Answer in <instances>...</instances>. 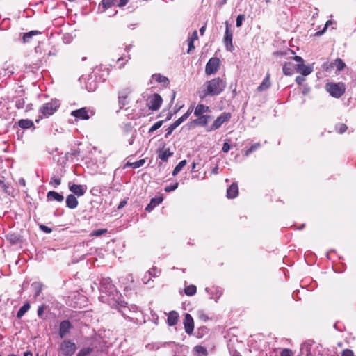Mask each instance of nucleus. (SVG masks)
Here are the masks:
<instances>
[{"label": "nucleus", "instance_id": "nucleus-1", "mask_svg": "<svg viewBox=\"0 0 356 356\" xmlns=\"http://www.w3.org/2000/svg\"><path fill=\"white\" fill-rule=\"evenodd\" d=\"M227 86L226 80L223 78L216 77L207 81L203 85V95L201 98H204L208 95L216 96L221 94Z\"/></svg>", "mask_w": 356, "mask_h": 356}, {"label": "nucleus", "instance_id": "nucleus-2", "mask_svg": "<svg viewBox=\"0 0 356 356\" xmlns=\"http://www.w3.org/2000/svg\"><path fill=\"white\" fill-rule=\"evenodd\" d=\"M59 106L60 104L56 100H51L50 102L43 104L40 108V113L42 114L40 118L49 117L57 111Z\"/></svg>", "mask_w": 356, "mask_h": 356}, {"label": "nucleus", "instance_id": "nucleus-3", "mask_svg": "<svg viewBox=\"0 0 356 356\" xmlns=\"http://www.w3.org/2000/svg\"><path fill=\"white\" fill-rule=\"evenodd\" d=\"M76 350V346L70 340H64L60 346L59 351L63 356H72Z\"/></svg>", "mask_w": 356, "mask_h": 356}, {"label": "nucleus", "instance_id": "nucleus-4", "mask_svg": "<svg viewBox=\"0 0 356 356\" xmlns=\"http://www.w3.org/2000/svg\"><path fill=\"white\" fill-rule=\"evenodd\" d=\"M220 60L217 57H213L209 60L205 67V74L211 75L216 73L220 67Z\"/></svg>", "mask_w": 356, "mask_h": 356}, {"label": "nucleus", "instance_id": "nucleus-5", "mask_svg": "<svg viewBox=\"0 0 356 356\" xmlns=\"http://www.w3.org/2000/svg\"><path fill=\"white\" fill-rule=\"evenodd\" d=\"M163 99L160 95L153 94L149 96L147 100V106L152 111H157L161 106Z\"/></svg>", "mask_w": 356, "mask_h": 356}, {"label": "nucleus", "instance_id": "nucleus-6", "mask_svg": "<svg viewBox=\"0 0 356 356\" xmlns=\"http://www.w3.org/2000/svg\"><path fill=\"white\" fill-rule=\"evenodd\" d=\"M327 91L334 97H340L344 93L345 89L343 85L337 83H328L326 86Z\"/></svg>", "mask_w": 356, "mask_h": 356}, {"label": "nucleus", "instance_id": "nucleus-7", "mask_svg": "<svg viewBox=\"0 0 356 356\" xmlns=\"http://www.w3.org/2000/svg\"><path fill=\"white\" fill-rule=\"evenodd\" d=\"M131 92V89L130 87L123 88L118 92V104L120 109L128 104L127 98Z\"/></svg>", "mask_w": 356, "mask_h": 356}, {"label": "nucleus", "instance_id": "nucleus-8", "mask_svg": "<svg viewBox=\"0 0 356 356\" xmlns=\"http://www.w3.org/2000/svg\"><path fill=\"white\" fill-rule=\"evenodd\" d=\"M231 115L228 113H223L213 122L210 127V130H216L218 129L225 122L229 120Z\"/></svg>", "mask_w": 356, "mask_h": 356}, {"label": "nucleus", "instance_id": "nucleus-9", "mask_svg": "<svg viewBox=\"0 0 356 356\" xmlns=\"http://www.w3.org/2000/svg\"><path fill=\"white\" fill-rule=\"evenodd\" d=\"M71 115L77 120H88L90 118L88 111L86 108H81L72 111L71 112Z\"/></svg>", "mask_w": 356, "mask_h": 356}, {"label": "nucleus", "instance_id": "nucleus-10", "mask_svg": "<svg viewBox=\"0 0 356 356\" xmlns=\"http://www.w3.org/2000/svg\"><path fill=\"white\" fill-rule=\"evenodd\" d=\"M72 328V323L68 320L63 321L60 324L59 335L61 338L65 337Z\"/></svg>", "mask_w": 356, "mask_h": 356}, {"label": "nucleus", "instance_id": "nucleus-11", "mask_svg": "<svg viewBox=\"0 0 356 356\" xmlns=\"http://www.w3.org/2000/svg\"><path fill=\"white\" fill-rule=\"evenodd\" d=\"M69 189L74 195L77 196H82L85 194L87 190V186L80 184H70L69 185Z\"/></svg>", "mask_w": 356, "mask_h": 356}, {"label": "nucleus", "instance_id": "nucleus-12", "mask_svg": "<svg viewBox=\"0 0 356 356\" xmlns=\"http://www.w3.org/2000/svg\"><path fill=\"white\" fill-rule=\"evenodd\" d=\"M184 325L185 332L188 334H192L194 329V322L192 316L189 314H186L184 320Z\"/></svg>", "mask_w": 356, "mask_h": 356}, {"label": "nucleus", "instance_id": "nucleus-13", "mask_svg": "<svg viewBox=\"0 0 356 356\" xmlns=\"http://www.w3.org/2000/svg\"><path fill=\"white\" fill-rule=\"evenodd\" d=\"M315 345L314 341H307L305 342L301 347V352L302 354H305L306 356H312L314 349L313 347Z\"/></svg>", "mask_w": 356, "mask_h": 356}, {"label": "nucleus", "instance_id": "nucleus-14", "mask_svg": "<svg viewBox=\"0 0 356 356\" xmlns=\"http://www.w3.org/2000/svg\"><path fill=\"white\" fill-rule=\"evenodd\" d=\"M225 44L226 48L229 51H232L233 48L232 44V33L229 29V26L227 22H226V31L224 39Z\"/></svg>", "mask_w": 356, "mask_h": 356}, {"label": "nucleus", "instance_id": "nucleus-15", "mask_svg": "<svg viewBox=\"0 0 356 356\" xmlns=\"http://www.w3.org/2000/svg\"><path fill=\"white\" fill-rule=\"evenodd\" d=\"M296 70L297 72L301 74L302 76H307L313 71V67L309 65H305L303 63L296 64Z\"/></svg>", "mask_w": 356, "mask_h": 356}, {"label": "nucleus", "instance_id": "nucleus-16", "mask_svg": "<svg viewBox=\"0 0 356 356\" xmlns=\"http://www.w3.org/2000/svg\"><path fill=\"white\" fill-rule=\"evenodd\" d=\"M198 117V118L190 122L191 127L194 124L205 126L207 124L209 120L211 118L210 115H200Z\"/></svg>", "mask_w": 356, "mask_h": 356}, {"label": "nucleus", "instance_id": "nucleus-17", "mask_svg": "<svg viewBox=\"0 0 356 356\" xmlns=\"http://www.w3.org/2000/svg\"><path fill=\"white\" fill-rule=\"evenodd\" d=\"M296 65L291 62H286L284 64L282 70L283 73L286 76H291L296 70Z\"/></svg>", "mask_w": 356, "mask_h": 356}, {"label": "nucleus", "instance_id": "nucleus-18", "mask_svg": "<svg viewBox=\"0 0 356 356\" xmlns=\"http://www.w3.org/2000/svg\"><path fill=\"white\" fill-rule=\"evenodd\" d=\"M238 194V185L233 183L227 190V197L229 199L235 198Z\"/></svg>", "mask_w": 356, "mask_h": 356}, {"label": "nucleus", "instance_id": "nucleus-19", "mask_svg": "<svg viewBox=\"0 0 356 356\" xmlns=\"http://www.w3.org/2000/svg\"><path fill=\"white\" fill-rule=\"evenodd\" d=\"M192 111H193V107H190L185 114H184L181 117L178 118L176 121H175L172 124V125L174 127V128L176 129L182 122H184L189 117V115L191 114Z\"/></svg>", "mask_w": 356, "mask_h": 356}, {"label": "nucleus", "instance_id": "nucleus-20", "mask_svg": "<svg viewBox=\"0 0 356 356\" xmlns=\"http://www.w3.org/2000/svg\"><path fill=\"white\" fill-rule=\"evenodd\" d=\"M66 205L70 209H75L78 205V200L74 195L70 194L66 198Z\"/></svg>", "mask_w": 356, "mask_h": 356}, {"label": "nucleus", "instance_id": "nucleus-21", "mask_svg": "<svg viewBox=\"0 0 356 356\" xmlns=\"http://www.w3.org/2000/svg\"><path fill=\"white\" fill-rule=\"evenodd\" d=\"M179 314L175 311H171L168 314L167 322L170 326H173L177 324L178 321Z\"/></svg>", "mask_w": 356, "mask_h": 356}, {"label": "nucleus", "instance_id": "nucleus-22", "mask_svg": "<svg viewBox=\"0 0 356 356\" xmlns=\"http://www.w3.org/2000/svg\"><path fill=\"white\" fill-rule=\"evenodd\" d=\"M152 79L156 82L161 83L164 86H168L170 81L168 77L161 75V74H154L152 75Z\"/></svg>", "mask_w": 356, "mask_h": 356}, {"label": "nucleus", "instance_id": "nucleus-23", "mask_svg": "<svg viewBox=\"0 0 356 356\" xmlns=\"http://www.w3.org/2000/svg\"><path fill=\"white\" fill-rule=\"evenodd\" d=\"M47 197L49 201L56 200L59 202H63L64 200V197L62 195L53 191L47 193Z\"/></svg>", "mask_w": 356, "mask_h": 356}, {"label": "nucleus", "instance_id": "nucleus-24", "mask_svg": "<svg viewBox=\"0 0 356 356\" xmlns=\"http://www.w3.org/2000/svg\"><path fill=\"white\" fill-rule=\"evenodd\" d=\"M271 86V83L270 81V74H268L265 79L263 80L262 83L257 88V90L259 92H262L268 89Z\"/></svg>", "mask_w": 356, "mask_h": 356}, {"label": "nucleus", "instance_id": "nucleus-25", "mask_svg": "<svg viewBox=\"0 0 356 356\" xmlns=\"http://www.w3.org/2000/svg\"><path fill=\"white\" fill-rule=\"evenodd\" d=\"M209 111V108L204 104H198L194 111V115L197 117L202 115L204 113Z\"/></svg>", "mask_w": 356, "mask_h": 356}, {"label": "nucleus", "instance_id": "nucleus-26", "mask_svg": "<svg viewBox=\"0 0 356 356\" xmlns=\"http://www.w3.org/2000/svg\"><path fill=\"white\" fill-rule=\"evenodd\" d=\"M162 200L163 199L161 197L152 198L146 207L145 210L150 212L156 206L161 203Z\"/></svg>", "mask_w": 356, "mask_h": 356}, {"label": "nucleus", "instance_id": "nucleus-27", "mask_svg": "<svg viewBox=\"0 0 356 356\" xmlns=\"http://www.w3.org/2000/svg\"><path fill=\"white\" fill-rule=\"evenodd\" d=\"M172 152L170 149H162L159 151V158L163 161H167L168 158L172 155Z\"/></svg>", "mask_w": 356, "mask_h": 356}, {"label": "nucleus", "instance_id": "nucleus-28", "mask_svg": "<svg viewBox=\"0 0 356 356\" xmlns=\"http://www.w3.org/2000/svg\"><path fill=\"white\" fill-rule=\"evenodd\" d=\"M145 163V160L143 159L138 160L137 161H135V162L128 161L124 165V168H126L127 167H131L133 168H138L141 167L142 165H143Z\"/></svg>", "mask_w": 356, "mask_h": 356}, {"label": "nucleus", "instance_id": "nucleus-29", "mask_svg": "<svg viewBox=\"0 0 356 356\" xmlns=\"http://www.w3.org/2000/svg\"><path fill=\"white\" fill-rule=\"evenodd\" d=\"M18 125L22 129H29L34 126L33 122L27 119H22L18 122Z\"/></svg>", "mask_w": 356, "mask_h": 356}, {"label": "nucleus", "instance_id": "nucleus-30", "mask_svg": "<svg viewBox=\"0 0 356 356\" xmlns=\"http://www.w3.org/2000/svg\"><path fill=\"white\" fill-rule=\"evenodd\" d=\"M29 309L30 304L29 302L24 303V305L18 310L17 317L18 318H21Z\"/></svg>", "mask_w": 356, "mask_h": 356}, {"label": "nucleus", "instance_id": "nucleus-31", "mask_svg": "<svg viewBox=\"0 0 356 356\" xmlns=\"http://www.w3.org/2000/svg\"><path fill=\"white\" fill-rule=\"evenodd\" d=\"M31 286L35 291V297L39 296L42 289V284L40 282H35L31 284Z\"/></svg>", "mask_w": 356, "mask_h": 356}, {"label": "nucleus", "instance_id": "nucleus-32", "mask_svg": "<svg viewBox=\"0 0 356 356\" xmlns=\"http://www.w3.org/2000/svg\"><path fill=\"white\" fill-rule=\"evenodd\" d=\"M40 32L38 31H31L26 33L23 36L24 42H29L33 35L39 34Z\"/></svg>", "mask_w": 356, "mask_h": 356}, {"label": "nucleus", "instance_id": "nucleus-33", "mask_svg": "<svg viewBox=\"0 0 356 356\" xmlns=\"http://www.w3.org/2000/svg\"><path fill=\"white\" fill-rule=\"evenodd\" d=\"M187 162L186 160H183L179 163V164L175 168V169L172 171V175L175 176L177 175L181 170L182 168L186 165Z\"/></svg>", "mask_w": 356, "mask_h": 356}, {"label": "nucleus", "instance_id": "nucleus-34", "mask_svg": "<svg viewBox=\"0 0 356 356\" xmlns=\"http://www.w3.org/2000/svg\"><path fill=\"white\" fill-rule=\"evenodd\" d=\"M118 2V0H102V6L104 10H106L115 5Z\"/></svg>", "mask_w": 356, "mask_h": 356}, {"label": "nucleus", "instance_id": "nucleus-35", "mask_svg": "<svg viewBox=\"0 0 356 356\" xmlns=\"http://www.w3.org/2000/svg\"><path fill=\"white\" fill-rule=\"evenodd\" d=\"M60 184H61L60 179L56 176H53L51 178L50 181H49V184L54 188L58 187Z\"/></svg>", "mask_w": 356, "mask_h": 356}, {"label": "nucleus", "instance_id": "nucleus-36", "mask_svg": "<svg viewBox=\"0 0 356 356\" xmlns=\"http://www.w3.org/2000/svg\"><path fill=\"white\" fill-rule=\"evenodd\" d=\"M197 289L195 285H189L184 289L185 293L187 296H193L196 293Z\"/></svg>", "mask_w": 356, "mask_h": 356}, {"label": "nucleus", "instance_id": "nucleus-37", "mask_svg": "<svg viewBox=\"0 0 356 356\" xmlns=\"http://www.w3.org/2000/svg\"><path fill=\"white\" fill-rule=\"evenodd\" d=\"M334 64L339 71L342 70L346 67L345 63L341 58H337Z\"/></svg>", "mask_w": 356, "mask_h": 356}, {"label": "nucleus", "instance_id": "nucleus-38", "mask_svg": "<svg viewBox=\"0 0 356 356\" xmlns=\"http://www.w3.org/2000/svg\"><path fill=\"white\" fill-rule=\"evenodd\" d=\"M260 146L261 144L259 143H254L245 152V156H248L252 152L260 147Z\"/></svg>", "mask_w": 356, "mask_h": 356}, {"label": "nucleus", "instance_id": "nucleus-39", "mask_svg": "<svg viewBox=\"0 0 356 356\" xmlns=\"http://www.w3.org/2000/svg\"><path fill=\"white\" fill-rule=\"evenodd\" d=\"M92 349L90 348H85L79 350L76 356H87L92 352Z\"/></svg>", "mask_w": 356, "mask_h": 356}, {"label": "nucleus", "instance_id": "nucleus-40", "mask_svg": "<svg viewBox=\"0 0 356 356\" xmlns=\"http://www.w3.org/2000/svg\"><path fill=\"white\" fill-rule=\"evenodd\" d=\"M107 232L108 231L106 229H97V230L93 231L92 233H91V236H97V237L100 236L101 235L107 233Z\"/></svg>", "mask_w": 356, "mask_h": 356}, {"label": "nucleus", "instance_id": "nucleus-41", "mask_svg": "<svg viewBox=\"0 0 356 356\" xmlns=\"http://www.w3.org/2000/svg\"><path fill=\"white\" fill-rule=\"evenodd\" d=\"M162 124H163V121H158V122H156L154 125H152L150 127V129L149 130V133H152L154 131H156L158 129H159L162 126Z\"/></svg>", "mask_w": 356, "mask_h": 356}, {"label": "nucleus", "instance_id": "nucleus-42", "mask_svg": "<svg viewBox=\"0 0 356 356\" xmlns=\"http://www.w3.org/2000/svg\"><path fill=\"white\" fill-rule=\"evenodd\" d=\"M24 105H25V100L23 98L18 99L15 102V106L18 109L23 108Z\"/></svg>", "mask_w": 356, "mask_h": 356}, {"label": "nucleus", "instance_id": "nucleus-43", "mask_svg": "<svg viewBox=\"0 0 356 356\" xmlns=\"http://www.w3.org/2000/svg\"><path fill=\"white\" fill-rule=\"evenodd\" d=\"M245 15H238L236 21V25L237 27H240L242 25V22L243 20H245Z\"/></svg>", "mask_w": 356, "mask_h": 356}, {"label": "nucleus", "instance_id": "nucleus-44", "mask_svg": "<svg viewBox=\"0 0 356 356\" xmlns=\"http://www.w3.org/2000/svg\"><path fill=\"white\" fill-rule=\"evenodd\" d=\"M8 186L6 184L4 178L0 179V189L5 193H8Z\"/></svg>", "mask_w": 356, "mask_h": 356}, {"label": "nucleus", "instance_id": "nucleus-45", "mask_svg": "<svg viewBox=\"0 0 356 356\" xmlns=\"http://www.w3.org/2000/svg\"><path fill=\"white\" fill-rule=\"evenodd\" d=\"M45 309H46V306H45V305H41V306H40V307H38V316L39 317H40V318H42V315H43V314H44V312Z\"/></svg>", "mask_w": 356, "mask_h": 356}, {"label": "nucleus", "instance_id": "nucleus-46", "mask_svg": "<svg viewBox=\"0 0 356 356\" xmlns=\"http://www.w3.org/2000/svg\"><path fill=\"white\" fill-rule=\"evenodd\" d=\"M332 21H330V20L327 21V22H326V24H325V27L323 28V29L321 31H318V32L316 33V35H322V34L325 31V30L327 29V26H328L329 25L332 24Z\"/></svg>", "mask_w": 356, "mask_h": 356}, {"label": "nucleus", "instance_id": "nucleus-47", "mask_svg": "<svg viewBox=\"0 0 356 356\" xmlns=\"http://www.w3.org/2000/svg\"><path fill=\"white\" fill-rule=\"evenodd\" d=\"M337 129H338L339 133L343 134L347 130L348 127L344 124H340Z\"/></svg>", "mask_w": 356, "mask_h": 356}, {"label": "nucleus", "instance_id": "nucleus-48", "mask_svg": "<svg viewBox=\"0 0 356 356\" xmlns=\"http://www.w3.org/2000/svg\"><path fill=\"white\" fill-rule=\"evenodd\" d=\"M177 187H178V183H175V184H173L172 186L165 187V191L170 192V191H172L175 190L176 188H177Z\"/></svg>", "mask_w": 356, "mask_h": 356}, {"label": "nucleus", "instance_id": "nucleus-49", "mask_svg": "<svg viewBox=\"0 0 356 356\" xmlns=\"http://www.w3.org/2000/svg\"><path fill=\"white\" fill-rule=\"evenodd\" d=\"M281 356H292V352L289 349H284L281 353Z\"/></svg>", "mask_w": 356, "mask_h": 356}, {"label": "nucleus", "instance_id": "nucleus-50", "mask_svg": "<svg viewBox=\"0 0 356 356\" xmlns=\"http://www.w3.org/2000/svg\"><path fill=\"white\" fill-rule=\"evenodd\" d=\"M149 273L153 276H156L157 274L160 273V270L154 267L149 270Z\"/></svg>", "mask_w": 356, "mask_h": 356}, {"label": "nucleus", "instance_id": "nucleus-51", "mask_svg": "<svg viewBox=\"0 0 356 356\" xmlns=\"http://www.w3.org/2000/svg\"><path fill=\"white\" fill-rule=\"evenodd\" d=\"M305 76H298L296 77V82L298 84V85H301L305 81V79L304 77Z\"/></svg>", "mask_w": 356, "mask_h": 356}, {"label": "nucleus", "instance_id": "nucleus-52", "mask_svg": "<svg viewBox=\"0 0 356 356\" xmlns=\"http://www.w3.org/2000/svg\"><path fill=\"white\" fill-rule=\"evenodd\" d=\"M40 228L42 231H44V232H46V233H51V232H52L51 228H50V227H47V226H45V225H41L40 226Z\"/></svg>", "mask_w": 356, "mask_h": 356}, {"label": "nucleus", "instance_id": "nucleus-53", "mask_svg": "<svg viewBox=\"0 0 356 356\" xmlns=\"http://www.w3.org/2000/svg\"><path fill=\"white\" fill-rule=\"evenodd\" d=\"M342 356H354V355L351 350L346 349L343 351Z\"/></svg>", "mask_w": 356, "mask_h": 356}, {"label": "nucleus", "instance_id": "nucleus-54", "mask_svg": "<svg viewBox=\"0 0 356 356\" xmlns=\"http://www.w3.org/2000/svg\"><path fill=\"white\" fill-rule=\"evenodd\" d=\"M230 149V145L227 142H225L222 146V151L223 152H228Z\"/></svg>", "mask_w": 356, "mask_h": 356}, {"label": "nucleus", "instance_id": "nucleus-55", "mask_svg": "<svg viewBox=\"0 0 356 356\" xmlns=\"http://www.w3.org/2000/svg\"><path fill=\"white\" fill-rule=\"evenodd\" d=\"M193 42L194 41H193V40H189L188 39V53H190L192 50H193L195 49V46H194Z\"/></svg>", "mask_w": 356, "mask_h": 356}, {"label": "nucleus", "instance_id": "nucleus-56", "mask_svg": "<svg viewBox=\"0 0 356 356\" xmlns=\"http://www.w3.org/2000/svg\"><path fill=\"white\" fill-rule=\"evenodd\" d=\"M129 2V0H118L117 6L118 7H122L125 6Z\"/></svg>", "mask_w": 356, "mask_h": 356}, {"label": "nucleus", "instance_id": "nucleus-57", "mask_svg": "<svg viewBox=\"0 0 356 356\" xmlns=\"http://www.w3.org/2000/svg\"><path fill=\"white\" fill-rule=\"evenodd\" d=\"M293 59L298 62V63H304V60L302 59V57L299 56H295L294 57H293Z\"/></svg>", "mask_w": 356, "mask_h": 356}, {"label": "nucleus", "instance_id": "nucleus-58", "mask_svg": "<svg viewBox=\"0 0 356 356\" xmlns=\"http://www.w3.org/2000/svg\"><path fill=\"white\" fill-rule=\"evenodd\" d=\"M175 129V128H174V127L172 124H170L167 129L168 132L165 136L168 137V135H170Z\"/></svg>", "mask_w": 356, "mask_h": 356}, {"label": "nucleus", "instance_id": "nucleus-59", "mask_svg": "<svg viewBox=\"0 0 356 356\" xmlns=\"http://www.w3.org/2000/svg\"><path fill=\"white\" fill-rule=\"evenodd\" d=\"M197 39H198L197 32L196 30H195L193 33L191 38H190L189 40H193V41H194Z\"/></svg>", "mask_w": 356, "mask_h": 356}, {"label": "nucleus", "instance_id": "nucleus-60", "mask_svg": "<svg viewBox=\"0 0 356 356\" xmlns=\"http://www.w3.org/2000/svg\"><path fill=\"white\" fill-rule=\"evenodd\" d=\"M126 204H127V201H126V200H123V201H122V202L119 204V205H118V209H122V208H123Z\"/></svg>", "mask_w": 356, "mask_h": 356}, {"label": "nucleus", "instance_id": "nucleus-61", "mask_svg": "<svg viewBox=\"0 0 356 356\" xmlns=\"http://www.w3.org/2000/svg\"><path fill=\"white\" fill-rule=\"evenodd\" d=\"M195 348L197 352H206V350L202 346H196Z\"/></svg>", "mask_w": 356, "mask_h": 356}, {"label": "nucleus", "instance_id": "nucleus-62", "mask_svg": "<svg viewBox=\"0 0 356 356\" xmlns=\"http://www.w3.org/2000/svg\"><path fill=\"white\" fill-rule=\"evenodd\" d=\"M19 184L22 186H26V181L23 178H21L19 179Z\"/></svg>", "mask_w": 356, "mask_h": 356}, {"label": "nucleus", "instance_id": "nucleus-63", "mask_svg": "<svg viewBox=\"0 0 356 356\" xmlns=\"http://www.w3.org/2000/svg\"><path fill=\"white\" fill-rule=\"evenodd\" d=\"M199 316L200 318L204 319V321L207 319L206 316L202 313V312H199Z\"/></svg>", "mask_w": 356, "mask_h": 356}, {"label": "nucleus", "instance_id": "nucleus-64", "mask_svg": "<svg viewBox=\"0 0 356 356\" xmlns=\"http://www.w3.org/2000/svg\"><path fill=\"white\" fill-rule=\"evenodd\" d=\"M205 29H206V26H203L200 28V34L202 35L204 33V31H205Z\"/></svg>", "mask_w": 356, "mask_h": 356}]
</instances>
